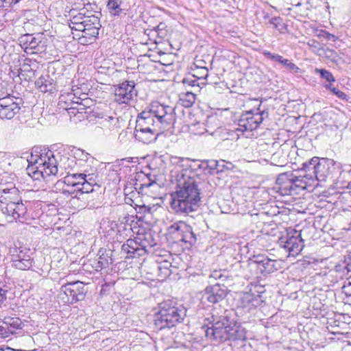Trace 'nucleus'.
I'll list each match as a JSON object with an SVG mask.
<instances>
[{
  "instance_id": "f257e3e1",
  "label": "nucleus",
  "mask_w": 351,
  "mask_h": 351,
  "mask_svg": "<svg viewBox=\"0 0 351 351\" xmlns=\"http://www.w3.org/2000/svg\"><path fill=\"white\" fill-rule=\"evenodd\" d=\"M174 108L158 102L152 103L137 116L134 136L143 143H149L174 123Z\"/></svg>"
},
{
  "instance_id": "f03ea898",
  "label": "nucleus",
  "mask_w": 351,
  "mask_h": 351,
  "mask_svg": "<svg viewBox=\"0 0 351 351\" xmlns=\"http://www.w3.org/2000/svg\"><path fill=\"white\" fill-rule=\"evenodd\" d=\"M200 178L191 169L178 176L176 191L171 195V208L180 214L197 211L202 204Z\"/></svg>"
},
{
  "instance_id": "7ed1b4c3",
  "label": "nucleus",
  "mask_w": 351,
  "mask_h": 351,
  "mask_svg": "<svg viewBox=\"0 0 351 351\" xmlns=\"http://www.w3.org/2000/svg\"><path fill=\"white\" fill-rule=\"evenodd\" d=\"M28 162L27 171L34 180L54 176L58 172L57 160L50 150L40 155H32Z\"/></svg>"
},
{
  "instance_id": "20e7f679",
  "label": "nucleus",
  "mask_w": 351,
  "mask_h": 351,
  "mask_svg": "<svg viewBox=\"0 0 351 351\" xmlns=\"http://www.w3.org/2000/svg\"><path fill=\"white\" fill-rule=\"evenodd\" d=\"M73 178L76 177L74 176V173L69 172V176L64 177V183L75 189L72 191L64 189L62 193L66 196L71 195L73 204L77 205L78 207H94V203L90 197V193L94 191V186H92L90 182H86L83 180L75 182Z\"/></svg>"
},
{
  "instance_id": "39448f33",
  "label": "nucleus",
  "mask_w": 351,
  "mask_h": 351,
  "mask_svg": "<svg viewBox=\"0 0 351 351\" xmlns=\"http://www.w3.org/2000/svg\"><path fill=\"white\" fill-rule=\"evenodd\" d=\"M159 311L156 314L155 324L162 330L172 328L181 322L186 315V310L182 305H176L172 300H165L159 305Z\"/></svg>"
},
{
  "instance_id": "423d86ee",
  "label": "nucleus",
  "mask_w": 351,
  "mask_h": 351,
  "mask_svg": "<svg viewBox=\"0 0 351 351\" xmlns=\"http://www.w3.org/2000/svg\"><path fill=\"white\" fill-rule=\"evenodd\" d=\"M208 324L202 327L206 337L217 342L228 341L232 322L226 315H212Z\"/></svg>"
},
{
  "instance_id": "0eeeda50",
  "label": "nucleus",
  "mask_w": 351,
  "mask_h": 351,
  "mask_svg": "<svg viewBox=\"0 0 351 351\" xmlns=\"http://www.w3.org/2000/svg\"><path fill=\"white\" fill-rule=\"evenodd\" d=\"M156 245L151 233L138 234L134 239H129L121 246V252L127 258L143 256Z\"/></svg>"
},
{
  "instance_id": "6e6552de",
  "label": "nucleus",
  "mask_w": 351,
  "mask_h": 351,
  "mask_svg": "<svg viewBox=\"0 0 351 351\" xmlns=\"http://www.w3.org/2000/svg\"><path fill=\"white\" fill-rule=\"evenodd\" d=\"M169 234L176 242H182L189 245H194L197 241L195 234L192 227L182 221L173 223L168 228Z\"/></svg>"
},
{
  "instance_id": "1a4fd4ad",
  "label": "nucleus",
  "mask_w": 351,
  "mask_h": 351,
  "mask_svg": "<svg viewBox=\"0 0 351 351\" xmlns=\"http://www.w3.org/2000/svg\"><path fill=\"white\" fill-rule=\"evenodd\" d=\"M261 102L256 110H251L243 112L239 120V128L237 131L242 132L245 131H252L257 129L264 120V115H267L265 110H260Z\"/></svg>"
},
{
  "instance_id": "9d476101",
  "label": "nucleus",
  "mask_w": 351,
  "mask_h": 351,
  "mask_svg": "<svg viewBox=\"0 0 351 351\" xmlns=\"http://www.w3.org/2000/svg\"><path fill=\"white\" fill-rule=\"evenodd\" d=\"M19 41L27 53H39L45 50L47 39L43 33L25 34Z\"/></svg>"
},
{
  "instance_id": "9b49d317",
  "label": "nucleus",
  "mask_w": 351,
  "mask_h": 351,
  "mask_svg": "<svg viewBox=\"0 0 351 351\" xmlns=\"http://www.w3.org/2000/svg\"><path fill=\"white\" fill-rule=\"evenodd\" d=\"M87 289L85 285L76 281L62 285L60 288V295L65 302L73 304L84 299Z\"/></svg>"
},
{
  "instance_id": "f8f14e48",
  "label": "nucleus",
  "mask_w": 351,
  "mask_h": 351,
  "mask_svg": "<svg viewBox=\"0 0 351 351\" xmlns=\"http://www.w3.org/2000/svg\"><path fill=\"white\" fill-rule=\"evenodd\" d=\"M279 247L285 251L287 256H295L301 252L304 247L303 240L300 233L295 231V234L287 233L279 237L278 241Z\"/></svg>"
},
{
  "instance_id": "ddd939ff",
  "label": "nucleus",
  "mask_w": 351,
  "mask_h": 351,
  "mask_svg": "<svg viewBox=\"0 0 351 351\" xmlns=\"http://www.w3.org/2000/svg\"><path fill=\"white\" fill-rule=\"evenodd\" d=\"M27 203H28L27 201H25L24 203L23 199H21V202L8 203L7 205H1V210L12 220L25 223L29 218L27 213Z\"/></svg>"
},
{
  "instance_id": "4468645a",
  "label": "nucleus",
  "mask_w": 351,
  "mask_h": 351,
  "mask_svg": "<svg viewBox=\"0 0 351 351\" xmlns=\"http://www.w3.org/2000/svg\"><path fill=\"white\" fill-rule=\"evenodd\" d=\"M25 193L24 190H20L13 182L0 183L1 205H7L8 203L21 202Z\"/></svg>"
},
{
  "instance_id": "2eb2a0df",
  "label": "nucleus",
  "mask_w": 351,
  "mask_h": 351,
  "mask_svg": "<svg viewBox=\"0 0 351 351\" xmlns=\"http://www.w3.org/2000/svg\"><path fill=\"white\" fill-rule=\"evenodd\" d=\"M12 252V265L21 270L29 269L32 266L33 258L30 249L25 247L13 248Z\"/></svg>"
},
{
  "instance_id": "dca6fc26",
  "label": "nucleus",
  "mask_w": 351,
  "mask_h": 351,
  "mask_svg": "<svg viewBox=\"0 0 351 351\" xmlns=\"http://www.w3.org/2000/svg\"><path fill=\"white\" fill-rule=\"evenodd\" d=\"M0 97V118L11 119L21 110V99L14 97H11L9 94L3 95L1 94Z\"/></svg>"
},
{
  "instance_id": "f3484780",
  "label": "nucleus",
  "mask_w": 351,
  "mask_h": 351,
  "mask_svg": "<svg viewBox=\"0 0 351 351\" xmlns=\"http://www.w3.org/2000/svg\"><path fill=\"white\" fill-rule=\"evenodd\" d=\"M278 265L276 260L263 256H258L254 261L249 264V268L251 271H255L256 275H258V274H267L276 271ZM256 277H258V276Z\"/></svg>"
},
{
  "instance_id": "a211bd4d",
  "label": "nucleus",
  "mask_w": 351,
  "mask_h": 351,
  "mask_svg": "<svg viewBox=\"0 0 351 351\" xmlns=\"http://www.w3.org/2000/svg\"><path fill=\"white\" fill-rule=\"evenodd\" d=\"M136 95L134 82L126 81L115 88L114 100L119 104H128Z\"/></svg>"
},
{
  "instance_id": "6ab92c4d",
  "label": "nucleus",
  "mask_w": 351,
  "mask_h": 351,
  "mask_svg": "<svg viewBox=\"0 0 351 351\" xmlns=\"http://www.w3.org/2000/svg\"><path fill=\"white\" fill-rule=\"evenodd\" d=\"M206 128H210V131H205L213 136H218L223 140L233 139L236 135V138H238V134H235V131H229L226 128H221L217 117L215 116L208 117L205 123Z\"/></svg>"
},
{
  "instance_id": "aec40b11",
  "label": "nucleus",
  "mask_w": 351,
  "mask_h": 351,
  "mask_svg": "<svg viewBox=\"0 0 351 351\" xmlns=\"http://www.w3.org/2000/svg\"><path fill=\"white\" fill-rule=\"evenodd\" d=\"M171 266L170 261L162 256H158L154 262L151 263V273L158 277L159 280H163L171 275Z\"/></svg>"
},
{
  "instance_id": "412c9836",
  "label": "nucleus",
  "mask_w": 351,
  "mask_h": 351,
  "mask_svg": "<svg viewBox=\"0 0 351 351\" xmlns=\"http://www.w3.org/2000/svg\"><path fill=\"white\" fill-rule=\"evenodd\" d=\"M228 293V289L224 285L216 283L205 289L204 298L210 303L216 304L222 301Z\"/></svg>"
},
{
  "instance_id": "4be33fe9",
  "label": "nucleus",
  "mask_w": 351,
  "mask_h": 351,
  "mask_svg": "<svg viewBox=\"0 0 351 351\" xmlns=\"http://www.w3.org/2000/svg\"><path fill=\"white\" fill-rule=\"evenodd\" d=\"M88 102L89 99L88 98H81L73 108H70V111H69L70 117H73L75 119V121H79L88 119L90 114L93 112V109L87 106Z\"/></svg>"
},
{
  "instance_id": "5701e85b",
  "label": "nucleus",
  "mask_w": 351,
  "mask_h": 351,
  "mask_svg": "<svg viewBox=\"0 0 351 351\" xmlns=\"http://www.w3.org/2000/svg\"><path fill=\"white\" fill-rule=\"evenodd\" d=\"M332 160L328 158H318L315 173L310 174V179H315L319 182H323L330 175V168L332 166Z\"/></svg>"
},
{
  "instance_id": "b1692460",
  "label": "nucleus",
  "mask_w": 351,
  "mask_h": 351,
  "mask_svg": "<svg viewBox=\"0 0 351 351\" xmlns=\"http://www.w3.org/2000/svg\"><path fill=\"white\" fill-rule=\"evenodd\" d=\"M275 189L281 195H289L294 192L291 173H282L276 180Z\"/></svg>"
},
{
  "instance_id": "393cba45",
  "label": "nucleus",
  "mask_w": 351,
  "mask_h": 351,
  "mask_svg": "<svg viewBox=\"0 0 351 351\" xmlns=\"http://www.w3.org/2000/svg\"><path fill=\"white\" fill-rule=\"evenodd\" d=\"M239 307L245 312H250L260 304L261 300L260 295L251 292L243 293L241 295Z\"/></svg>"
},
{
  "instance_id": "a878e982",
  "label": "nucleus",
  "mask_w": 351,
  "mask_h": 351,
  "mask_svg": "<svg viewBox=\"0 0 351 351\" xmlns=\"http://www.w3.org/2000/svg\"><path fill=\"white\" fill-rule=\"evenodd\" d=\"M35 84L38 89L43 93H53L56 90L55 82L47 73L42 75L35 82Z\"/></svg>"
},
{
  "instance_id": "bb28decb",
  "label": "nucleus",
  "mask_w": 351,
  "mask_h": 351,
  "mask_svg": "<svg viewBox=\"0 0 351 351\" xmlns=\"http://www.w3.org/2000/svg\"><path fill=\"white\" fill-rule=\"evenodd\" d=\"M75 98V95L72 92L61 95L58 104V108L66 110L69 113L70 108H73L75 104L81 99V98H76V101H73Z\"/></svg>"
},
{
  "instance_id": "cd10ccee",
  "label": "nucleus",
  "mask_w": 351,
  "mask_h": 351,
  "mask_svg": "<svg viewBox=\"0 0 351 351\" xmlns=\"http://www.w3.org/2000/svg\"><path fill=\"white\" fill-rule=\"evenodd\" d=\"M247 338L245 329L240 325H237L235 323L231 324L230 328V335L228 340L237 341L241 340L244 341Z\"/></svg>"
},
{
  "instance_id": "c85d7f7f",
  "label": "nucleus",
  "mask_w": 351,
  "mask_h": 351,
  "mask_svg": "<svg viewBox=\"0 0 351 351\" xmlns=\"http://www.w3.org/2000/svg\"><path fill=\"white\" fill-rule=\"evenodd\" d=\"M3 324L5 326L3 328H6L8 332L14 334L19 329L22 328V321L19 317H5L3 320Z\"/></svg>"
},
{
  "instance_id": "c756f323",
  "label": "nucleus",
  "mask_w": 351,
  "mask_h": 351,
  "mask_svg": "<svg viewBox=\"0 0 351 351\" xmlns=\"http://www.w3.org/2000/svg\"><path fill=\"white\" fill-rule=\"evenodd\" d=\"M151 34L152 36H157V38L154 40L156 43L162 42L168 35L166 24L165 23H160L154 29L151 30Z\"/></svg>"
},
{
  "instance_id": "7c9ffc66",
  "label": "nucleus",
  "mask_w": 351,
  "mask_h": 351,
  "mask_svg": "<svg viewBox=\"0 0 351 351\" xmlns=\"http://www.w3.org/2000/svg\"><path fill=\"white\" fill-rule=\"evenodd\" d=\"M196 96L192 91L181 93L179 95V102L185 108L191 107L195 101Z\"/></svg>"
},
{
  "instance_id": "2f4dec72",
  "label": "nucleus",
  "mask_w": 351,
  "mask_h": 351,
  "mask_svg": "<svg viewBox=\"0 0 351 351\" xmlns=\"http://www.w3.org/2000/svg\"><path fill=\"white\" fill-rule=\"evenodd\" d=\"M318 158V157H313L308 162L302 164L301 169L306 171V173L304 175V177L308 178V180H313V179H310V174L315 173Z\"/></svg>"
},
{
  "instance_id": "473e14b6",
  "label": "nucleus",
  "mask_w": 351,
  "mask_h": 351,
  "mask_svg": "<svg viewBox=\"0 0 351 351\" xmlns=\"http://www.w3.org/2000/svg\"><path fill=\"white\" fill-rule=\"evenodd\" d=\"M77 165V162L75 160V158L73 157H66L64 156L60 160V167L64 168L65 170H68L67 176H69V173H76L75 171V167Z\"/></svg>"
},
{
  "instance_id": "72a5a7b5",
  "label": "nucleus",
  "mask_w": 351,
  "mask_h": 351,
  "mask_svg": "<svg viewBox=\"0 0 351 351\" xmlns=\"http://www.w3.org/2000/svg\"><path fill=\"white\" fill-rule=\"evenodd\" d=\"M121 0H108L107 7L111 15L119 16L123 12L121 8Z\"/></svg>"
},
{
  "instance_id": "f704fd0d",
  "label": "nucleus",
  "mask_w": 351,
  "mask_h": 351,
  "mask_svg": "<svg viewBox=\"0 0 351 351\" xmlns=\"http://www.w3.org/2000/svg\"><path fill=\"white\" fill-rule=\"evenodd\" d=\"M188 131L194 135H202L205 131H210V129L206 128L204 123L197 121L188 125Z\"/></svg>"
},
{
  "instance_id": "c9c22d12",
  "label": "nucleus",
  "mask_w": 351,
  "mask_h": 351,
  "mask_svg": "<svg viewBox=\"0 0 351 351\" xmlns=\"http://www.w3.org/2000/svg\"><path fill=\"white\" fill-rule=\"evenodd\" d=\"M88 171L84 170L83 173H73L74 176L76 178L80 180H84L86 182H90L92 186H96L97 187H99V186L97 184L95 178L96 176L93 173H87Z\"/></svg>"
},
{
  "instance_id": "e433bc0d",
  "label": "nucleus",
  "mask_w": 351,
  "mask_h": 351,
  "mask_svg": "<svg viewBox=\"0 0 351 351\" xmlns=\"http://www.w3.org/2000/svg\"><path fill=\"white\" fill-rule=\"evenodd\" d=\"M291 178L293 179V185L294 187V192L296 193L297 189H306L307 186V181L308 178H306L304 176H295L291 173Z\"/></svg>"
},
{
  "instance_id": "4c0bfd02",
  "label": "nucleus",
  "mask_w": 351,
  "mask_h": 351,
  "mask_svg": "<svg viewBox=\"0 0 351 351\" xmlns=\"http://www.w3.org/2000/svg\"><path fill=\"white\" fill-rule=\"evenodd\" d=\"M82 23L84 24L86 28H93V27H100V21L97 16L92 14L90 16H87L86 18L84 19V21H82Z\"/></svg>"
},
{
  "instance_id": "58836bf2",
  "label": "nucleus",
  "mask_w": 351,
  "mask_h": 351,
  "mask_svg": "<svg viewBox=\"0 0 351 351\" xmlns=\"http://www.w3.org/2000/svg\"><path fill=\"white\" fill-rule=\"evenodd\" d=\"M276 62L283 64L288 70L298 73L300 69L294 63L290 62L288 59L284 58L282 56L278 55L276 57Z\"/></svg>"
},
{
  "instance_id": "ea45409f",
  "label": "nucleus",
  "mask_w": 351,
  "mask_h": 351,
  "mask_svg": "<svg viewBox=\"0 0 351 351\" xmlns=\"http://www.w3.org/2000/svg\"><path fill=\"white\" fill-rule=\"evenodd\" d=\"M100 27L85 28L84 34H82V38H88L90 43L92 40H95L99 35Z\"/></svg>"
},
{
  "instance_id": "a19ab883",
  "label": "nucleus",
  "mask_w": 351,
  "mask_h": 351,
  "mask_svg": "<svg viewBox=\"0 0 351 351\" xmlns=\"http://www.w3.org/2000/svg\"><path fill=\"white\" fill-rule=\"evenodd\" d=\"M315 72L319 73L322 78L326 80L328 82H334L335 79L331 72L324 69H316Z\"/></svg>"
},
{
  "instance_id": "79ce46f5",
  "label": "nucleus",
  "mask_w": 351,
  "mask_h": 351,
  "mask_svg": "<svg viewBox=\"0 0 351 351\" xmlns=\"http://www.w3.org/2000/svg\"><path fill=\"white\" fill-rule=\"evenodd\" d=\"M226 274L227 272L226 271L215 270L211 272V274L209 276V278L210 279L213 278L215 280H219L221 282H225L228 278Z\"/></svg>"
},
{
  "instance_id": "37998d69",
  "label": "nucleus",
  "mask_w": 351,
  "mask_h": 351,
  "mask_svg": "<svg viewBox=\"0 0 351 351\" xmlns=\"http://www.w3.org/2000/svg\"><path fill=\"white\" fill-rule=\"evenodd\" d=\"M90 157V154L85 152L82 149H77L74 154L73 158L75 160H77L80 162L87 161Z\"/></svg>"
},
{
  "instance_id": "c03bdc74",
  "label": "nucleus",
  "mask_w": 351,
  "mask_h": 351,
  "mask_svg": "<svg viewBox=\"0 0 351 351\" xmlns=\"http://www.w3.org/2000/svg\"><path fill=\"white\" fill-rule=\"evenodd\" d=\"M197 75H193L190 77H184L182 80V82L185 85L190 86L191 87H196L197 88H199V84L197 82Z\"/></svg>"
},
{
  "instance_id": "a18cd8bd",
  "label": "nucleus",
  "mask_w": 351,
  "mask_h": 351,
  "mask_svg": "<svg viewBox=\"0 0 351 351\" xmlns=\"http://www.w3.org/2000/svg\"><path fill=\"white\" fill-rule=\"evenodd\" d=\"M270 23L280 32H282L286 28V26L282 23V20L280 17L271 18L270 20Z\"/></svg>"
},
{
  "instance_id": "49530a36",
  "label": "nucleus",
  "mask_w": 351,
  "mask_h": 351,
  "mask_svg": "<svg viewBox=\"0 0 351 351\" xmlns=\"http://www.w3.org/2000/svg\"><path fill=\"white\" fill-rule=\"evenodd\" d=\"M196 73L197 79H206L208 76V70L206 66H201L199 69L197 70Z\"/></svg>"
},
{
  "instance_id": "de8ad7c7",
  "label": "nucleus",
  "mask_w": 351,
  "mask_h": 351,
  "mask_svg": "<svg viewBox=\"0 0 351 351\" xmlns=\"http://www.w3.org/2000/svg\"><path fill=\"white\" fill-rule=\"evenodd\" d=\"M225 160H211L208 164V166L210 167V169H215L217 172L219 171H223V169H220L219 166L221 165V163H224Z\"/></svg>"
},
{
  "instance_id": "09e8293b",
  "label": "nucleus",
  "mask_w": 351,
  "mask_h": 351,
  "mask_svg": "<svg viewBox=\"0 0 351 351\" xmlns=\"http://www.w3.org/2000/svg\"><path fill=\"white\" fill-rule=\"evenodd\" d=\"M332 93L335 95L338 98L342 99V100H344V101H348V95L344 93L343 92L339 90V89H337V88H332Z\"/></svg>"
},
{
  "instance_id": "8fccbe9b",
  "label": "nucleus",
  "mask_w": 351,
  "mask_h": 351,
  "mask_svg": "<svg viewBox=\"0 0 351 351\" xmlns=\"http://www.w3.org/2000/svg\"><path fill=\"white\" fill-rule=\"evenodd\" d=\"M87 16H85L84 13L80 12L77 15L73 16L71 19V23L75 24L79 23H82V21H84V19L86 18Z\"/></svg>"
},
{
  "instance_id": "3c124183",
  "label": "nucleus",
  "mask_w": 351,
  "mask_h": 351,
  "mask_svg": "<svg viewBox=\"0 0 351 351\" xmlns=\"http://www.w3.org/2000/svg\"><path fill=\"white\" fill-rule=\"evenodd\" d=\"M8 289L0 287V306L7 299Z\"/></svg>"
},
{
  "instance_id": "603ef678",
  "label": "nucleus",
  "mask_w": 351,
  "mask_h": 351,
  "mask_svg": "<svg viewBox=\"0 0 351 351\" xmlns=\"http://www.w3.org/2000/svg\"><path fill=\"white\" fill-rule=\"evenodd\" d=\"M342 291L347 296L351 297V282H349L347 284L344 285L342 287Z\"/></svg>"
},
{
  "instance_id": "864d4df0",
  "label": "nucleus",
  "mask_w": 351,
  "mask_h": 351,
  "mask_svg": "<svg viewBox=\"0 0 351 351\" xmlns=\"http://www.w3.org/2000/svg\"><path fill=\"white\" fill-rule=\"evenodd\" d=\"M73 26L71 27V29H75L76 31H80V32H82V34H84V32L85 30V27L84 26V24H83L82 23H75V24H73Z\"/></svg>"
},
{
  "instance_id": "5fc2aeb1",
  "label": "nucleus",
  "mask_w": 351,
  "mask_h": 351,
  "mask_svg": "<svg viewBox=\"0 0 351 351\" xmlns=\"http://www.w3.org/2000/svg\"><path fill=\"white\" fill-rule=\"evenodd\" d=\"M109 260L108 258H104L101 256L99 257V260L98 261V264H99L100 267H106L109 265Z\"/></svg>"
},
{
  "instance_id": "6e6d98bb",
  "label": "nucleus",
  "mask_w": 351,
  "mask_h": 351,
  "mask_svg": "<svg viewBox=\"0 0 351 351\" xmlns=\"http://www.w3.org/2000/svg\"><path fill=\"white\" fill-rule=\"evenodd\" d=\"M263 54L268 58L276 61V57H278V54H273L269 51H264Z\"/></svg>"
},
{
  "instance_id": "4d7b16f0",
  "label": "nucleus",
  "mask_w": 351,
  "mask_h": 351,
  "mask_svg": "<svg viewBox=\"0 0 351 351\" xmlns=\"http://www.w3.org/2000/svg\"><path fill=\"white\" fill-rule=\"evenodd\" d=\"M346 267L349 271H351V253L346 258Z\"/></svg>"
},
{
  "instance_id": "13d9d810",
  "label": "nucleus",
  "mask_w": 351,
  "mask_h": 351,
  "mask_svg": "<svg viewBox=\"0 0 351 351\" xmlns=\"http://www.w3.org/2000/svg\"><path fill=\"white\" fill-rule=\"evenodd\" d=\"M232 166V165L231 162L225 161L224 163H221L219 168L223 169V171L225 169H230Z\"/></svg>"
},
{
  "instance_id": "bf43d9fd",
  "label": "nucleus",
  "mask_w": 351,
  "mask_h": 351,
  "mask_svg": "<svg viewBox=\"0 0 351 351\" xmlns=\"http://www.w3.org/2000/svg\"><path fill=\"white\" fill-rule=\"evenodd\" d=\"M154 184H155L154 182H150V181H149L147 183L141 184L140 189L149 188L151 186H152Z\"/></svg>"
},
{
  "instance_id": "052dcab7",
  "label": "nucleus",
  "mask_w": 351,
  "mask_h": 351,
  "mask_svg": "<svg viewBox=\"0 0 351 351\" xmlns=\"http://www.w3.org/2000/svg\"><path fill=\"white\" fill-rule=\"evenodd\" d=\"M325 88H326V89L330 90L332 92V88H334V87H333V86H332V85L330 83V84H326V85L325 86Z\"/></svg>"
},
{
  "instance_id": "680f3d73",
  "label": "nucleus",
  "mask_w": 351,
  "mask_h": 351,
  "mask_svg": "<svg viewBox=\"0 0 351 351\" xmlns=\"http://www.w3.org/2000/svg\"><path fill=\"white\" fill-rule=\"evenodd\" d=\"M5 351H23V350H16V349H12L10 348H7L6 350Z\"/></svg>"
},
{
  "instance_id": "e2e57ef3",
  "label": "nucleus",
  "mask_w": 351,
  "mask_h": 351,
  "mask_svg": "<svg viewBox=\"0 0 351 351\" xmlns=\"http://www.w3.org/2000/svg\"><path fill=\"white\" fill-rule=\"evenodd\" d=\"M12 2H13V0L12 1V2H10V1H8V0H4L3 1V7H5V3L11 4Z\"/></svg>"
},
{
  "instance_id": "0e129e2a",
  "label": "nucleus",
  "mask_w": 351,
  "mask_h": 351,
  "mask_svg": "<svg viewBox=\"0 0 351 351\" xmlns=\"http://www.w3.org/2000/svg\"><path fill=\"white\" fill-rule=\"evenodd\" d=\"M62 182H57V183H56V185H55V187L57 189V188H58V186L62 185Z\"/></svg>"
},
{
  "instance_id": "69168bd1",
  "label": "nucleus",
  "mask_w": 351,
  "mask_h": 351,
  "mask_svg": "<svg viewBox=\"0 0 351 351\" xmlns=\"http://www.w3.org/2000/svg\"><path fill=\"white\" fill-rule=\"evenodd\" d=\"M201 62H202V61H200V62H199V64H196V66H197V69H199V68H200L201 66H202V64H201Z\"/></svg>"
},
{
  "instance_id": "338daca9",
  "label": "nucleus",
  "mask_w": 351,
  "mask_h": 351,
  "mask_svg": "<svg viewBox=\"0 0 351 351\" xmlns=\"http://www.w3.org/2000/svg\"><path fill=\"white\" fill-rule=\"evenodd\" d=\"M3 1L4 0H0V8L3 7Z\"/></svg>"
},
{
  "instance_id": "774afa93",
  "label": "nucleus",
  "mask_w": 351,
  "mask_h": 351,
  "mask_svg": "<svg viewBox=\"0 0 351 351\" xmlns=\"http://www.w3.org/2000/svg\"><path fill=\"white\" fill-rule=\"evenodd\" d=\"M105 119L106 120H112L113 117H107V118H106Z\"/></svg>"
}]
</instances>
